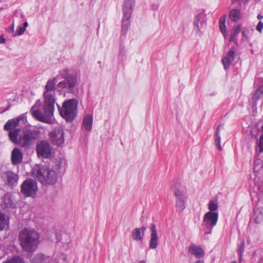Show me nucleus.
I'll return each instance as SVG.
<instances>
[{
  "instance_id": "27",
  "label": "nucleus",
  "mask_w": 263,
  "mask_h": 263,
  "mask_svg": "<svg viewBox=\"0 0 263 263\" xmlns=\"http://www.w3.org/2000/svg\"><path fill=\"white\" fill-rule=\"evenodd\" d=\"M240 16V12L238 9H232L229 13L230 19L234 22H236L239 20Z\"/></svg>"
},
{
  "instance_id": "10",
  "label": "nucleus",
  "mask_w": 263,
  "mask_h": 263,
  "mask_svg": "<svg viewBox=\"0 0 263 263\" xmlns=\"http://www.w3.org/2000/svg\"><path fill=\"white\" fill-rule=\"evenodd\" d=\"M64 132L61 127L54 128L49 134V136L53 144L62 146L64 143Z\"/></svg>"
},
{
  "instance_id": "33",
  "label": "nucleus",
  "mask_w": 263,
  "mask_h": 263,
  "mask_svg": "<svg viewBox=\"0 0 263 263\" xmlns=\"http://www.w3.org/2000/svg\"><path fill=\"white\" fill-rule=\"evenodd\" d=\"M208 208L210 210L209 212H214L218 208L217 202L216 200H211L210 201Z\"/></svg>"
},
{
  "instance_id": "40",
  "label": "nucleus",
  "mask_w": 263,
  "mask_h": 263,
  "mask_svg": "<svg viewBox=\"0 0 263 263\" xmlns=\"http://www.w3.org/2000/svg\"><path fill=\"white\" fill-rule=\"evenodd\" d=\"M158 7H159V5L158 4H153L152 5V9L154 10H157L158 9Z\"/></svg>"
},
{
  "instance_id": "20",
  "label": "nucleus",
  "mask_w": 263,
  "mask_h": 263,
  "mask_svg": "<svg viewBox=\"0 0 263 263\" xmlns=\"http://www.w3.org/2000/svg\"><path fill=\"white\" fill-rule=\"evenodd\" d=\"M23 159L21 151L18 148H14L11 153V162L13 165L20 163Z\"/></svg>"
},
{
  "instance_id": "34",
  "label": "nucleus",
  "mask_w": 263,
  "mask_h": 263,
  "mask_svg": "<svg viewBox=\"0 0 263 263\" xmlns=\"http://www.w3.org/2000/svg\"><path fill=\"white\" fill-rule=\"evenodd\" d=\"M3 263H25L24 259L19 256L14 257L10 259L7 260Z\"/></svg>"
},
{
  "instance_id": "26",
  "label": "nucleus",
  "mask_w": 263,
  "mask_h": 263,
  "mask_svg": "<svg viewBox=\"0 0 263 263\" xmlns=\"http://www.w3.org/2000/svg\"><path fill=\"white\" fill-rule=\"evenodd\" d=\"M252 218L256 224L259 223L263 220L262 212L259 209H254Z\"/></svg>"
},
{
  "instance_id": "19",
  "label": "nucleus",
  "mask_w": 263,
  "mask_h": 263,
  "mask_svg": "<svg viewBox=\"0 0 263 263\" xmlns=\"http://www.w3.org/2000/svg\"><path fill=\"white\" fill-rule=\"evenodd\" d=\"M123 17L122 19V26L121 29L122 34L125 35L127 32L128 28L130 26V18L131 17L132 13H129L127 15V13L126 12H123Z\"/></svg>"
},
{
  "instance_id": "38",
  "label": "nucleus",
  "mask_w": 263,
  "mask_h": 263,
  "mask_svg": "<svg viewBox=\"0 0 263 263\" xmlns=\"http://www.w3.org/2000/svg\"><path fill=\"white\" fill-rule=\"evenodd\" d=\"M249 30L247 29L244 28L242 31V35L245 37L247 38Z\"/></svg>"
},
{
  "instance_id": "51",
  "label": "nucleus",
  "mask_w": 263,
  "mask_h": 263,
  "mask_svg": "<svg viewBox=\"0 0 263 263\" xmlns=\"http://www.w3.org/2000/svg\"><path fill=\"white\" fill-rule=\"evenodd\" d=\"M37 263H42V261L41 260L40 261L37 262Z\"/></svg>"
},
{
  "instance_id": "3",
  "label": "nucleus",
  "mask_w": 263,
  "mask_h": 263,
  "mask_svg": "<svg viewBox=\"0 0 263 263\" xmlns=\"http://www.w3.org/2000/svg\"><path fill=\"white\" fill-rule=\"evenodd\" d=\"M58 77L64 79V81L60 82L57 85V88L60 91L68 93L74 91V88L78 84L76 74L70 73V70L66 68L59 71Z\"/></svg>"
},
{
  "instance_id": "6",
  "label": "nucleus",
  "mask_w": 263,
  "mask_h": 263,
  "mask_svg": "<svg viewBox=\"0 0 263 263\" xmlns=\"http://www.w3.org/2000/svg\"><path fill=\"white\" fill-rule=\"evenodd\" d=\"M34 107H32L30 110L32 111V116L37 120L46 123H50L51 118L53 116L54 110V105L50 103H47L44 102V113L43 114L40 110L36 109L33 110Z\"/></svg>"
},
{
  "instance_id": "48",
  "label": "nucleus",
  "mask_w": 263,
  "mask_h": 263,
  "mask_svg": "<svg viewBox=\"0 0 263 263\" xmlns=\"http://www.w3.org/2000/svg\"><path fill=\"white\" fill-rule=\"evenodd\" d=\"M244 244H245V242H244V241L243 240V241H242V246H243H243H244Z\"/></svg>"
},
{
  "instance_id": "11",
  "label": "nucleus",
  "mask_w": 263,
  "mask_h": 263,
  "mask_svg": "<svg viewBox=\"0 0 263 263\" xmlns=\"http://www.w3.org/2000/svg\"><path fill=\"white\" fill-rule=\"evenodd\" d=\"M36 152L39 157L49 158L51 155V146L47 141H41L36 145Z\"/></svg>"
},
{
  "instance_id": "39",
  "label": "nucleus",
  "mask_w": 263,
  "mask_h": 263,
  "mask_svg": "<svg viewBox=\"0 0 263 263\" xmlns=\"http://www.w3.org/2000/svg\"><path fill=\"white\" fill-rule=\"evenodd\" d=\"M5 42H6V40L4 37V36L2 35H0V43L3 44V43H5Z\"/></svg>"
},
{
  "instance_id": "45",
  "label": "nucleus",
  "mask_w": 263,
  "mask_h": 263,
  "mask_svg": "<svg viewBox=\"0 0 263 263\" xmlns=\"http://www.w3.org/2000/svg\"><path fill=\"white\" fill-rule=\"evenodd\" d=\"M257 17L258 20H261V18H263V16L259 14H258Z\"/></svg>"
},
{
  "instance_id": "4",
  "label": "nucleus",
  "mask_w": 263,
  "mask_h": 263,
  "mask_svg": "<svg viewBox=\"0 0 263 263\" xmlns=\"http://www.w3.org/2000/svg\"><path fill=\"white\" fill-rule=\"evenodd\" d=\"M33 174L38 181L44 185L53 184L58 180L56 172L46 166H38L33 170Z\"/></svg>"
},
{
  "instance_id": "37",
  "label": "nucleus",
  "mask_w": 263,
  "mask_h": 263,
  "mask_svg": "<svg viewBox=\"0 0 263 263\" xmlns=\"http://www.w3.org/2000/svg\"><path fill=\"white\" fill-rule=\"evenodd\" d=\"M262 29H263V23L261 21H259L257 25L256 30L258 32H261Z\"/></svg>"
},
{
  "instance_id": "35",
  "label": "nucleus",
  "mask_w": 263,
  "mask_h": 263,
  "mask_svg": "<svg viewBox=\"0 0 263 263\" xmlns=\"http://www.w3.org/2000/svg\"><path fill=\"white\" fill-rule=\"evenodd\" d=\"M258 152L259 153L263 152V135L260 136L259 138V141L257 145Z\"/></svg>"
},
{
  "instance_id": "31",
  "label": "nucleus",
  "mask_w": 263,
  "mask_h": 263,
  "mask_svg": "<svg viewBox=\"0 0 263 263\" xmlns=\"http://www.w3.org/2000/svg\"><path fill=\"white\" fill-rule=\"evenodd\" d=\"M202 18V14H198L196 15L195 20L194 22V30L196 32H200V27H199V22L201 21V19Z\"/></svg>"
},
{
  "instance_id": "15",
  "label": "nucleus",
  "mask_w": 263,
  "mask_h": 263,
  "mask_svg": "<svg viewBox=\"0 0 263 263\" xmlns=\"http://www.w3.org/2000/svg\"><path fill=\"white\" fill-rule=\"evenodd\" d=\"M236 49L235 47H232L227 55L222 58L221 61L224 69H228L230 64L234 61L236 55Z\"/></svg>"
},
{
  "instance_id": "23",
  "label": "nucleus",
  "mask_w": 263,
  "mask_h": 263,
  "mask_svg": "<svg viewBox=\"0 0 263 263\" xmlns=\"http://www.w3.org/2000/svg\"><path fill=\"white\" fill-rule=\"evenodd\" d=\"M9 137L10 141L14 144L19 145L20 137L18 138L19 134L21 133L20 128H16L14 130H8Z\"/></svg>"
},
{
  "instance_id": "46",
  "label": "nucleus",
  "mask_w": 263,
  "mask_h": 263,
  "mask_svg": "<svg viewBox=\"0 0 263 263\" xmlns=\"http://www.w3.org/2000/svg\"><path fill=\"white\" fill-rule=\"evenodd\" d=\"M195 263H203V261L201 260H198Z\"/></svg>"
},
{
  "instance_id": "18",
  "label": "nucleus",
  "mask_w": 263,
  "mask_h": 263,
  "mask_svg": "<svg viewBox=\"0 0 263 263\" xmlns=\"http://www.w3.org/2000/svg\"><path fill=\"white\" fill-rule=\"evenodd\" d=\"M146 228L145 226L134 229L132 232V238L134 240L140 241L143 239Z\"/></svg>"
},
{
  "instance_id": "5",
  "label": "nucleus",
  "mask_w": 263,
  "mask_h": 263,
  "mask_svg": "<svg viewBox=\"0 0 263 263\" xmlns=\"http://www.w3.org/2000/svg\"><path fill=\"white\" fill-rule=\"evenodd\" d=\"M40 132L38 129L25 128L20 135L19 145L25 148H29L38 139Z\"/></svg>"
},
{
  "instance_id": "17",
  "label": "nucleus",
  "mask_w": 263,
  "mask_h": 263,
  "mask_svg": "<svg viewBox=\"0 0 263 263\" xmlns=\"http://www.w3.org/2000/svg\"><path fill=\"white\" fill-rule=\"evenodd\" d=\"M2 199L3 203L1 204V206L3 209L15 208V204L13 202L12 196L10 193H6Z\"/></svg>"
},
{
  "instance_id": "1",
  "label": "nucleus",
  "mask_w": 263,
  "mask_h": 263,
  "mask_svg": "<svg viewBox=\"0 0 263 263\" xmlns=\"http://www.w3.org/2000/svg\"><path fill=\"white\" fill-rule=\"evenodd\" d=\"M18 239L20 246L24 251L32 252L38 246L40 234L33 229L24 228L20 232Z\"/></svg>"
},
{
  "instance_id": "50",
  "label": "nucleus",
  "mask_w": 263,
  "mask_h": 263,
  "mask_svg": "<svg viewBox=\"0 0 263 263\" xmlns=\"http://www.w3.org/2000/svg\"><path fill=\"white\" fill-rule=\"evenodd\" d=\"M231 263H237V262L236 261H233Z\"/></svg>"
},
{
  "instance_id": "8",
  "label": "nucleus",
  "mask_w": 263,
  "mask_h": 263,
  "mask_svg": "<svg viewBox=\"0 0 263 263\" xmlns=\"http://www.w3.org/2000/svg\"><path fill=\"white\" fill-rule=\"evenodd\" d=\"M218 218L217 212H208L205 214L203 217V224L206 227L205 233L209 234L211 233L213 228L216 224Z\"/></svg>"
},
{
  "instance_id": "14",
  "label": "nucleus",
  "mask_w": 263,
  "mask_h": 263,
  "mask_svg": "<svg viewBox=\"0 0 263 263\" xmlns=\"http://www.w3.org/2000/svg\"><path fill=\"white\" fill-rule=\"evenodd\" d=\"M2 178L5 183L10 187L15 186L17 184L18 176L12 171H7L3 173Z\"/></svg>"
},
{
  "instance_id": "32",
  "label": "nucleus",
  "mask_w": 263,
  "mask_h": 263,
  "mask_svg": "<svg viewBox=\"0 0 263 263\" xmlns=\"http://www.w3.org/2000/svg\"><path fill=\"white\" fill-rule=\"evenodd\" d=\"M220 141L221 138L219 135V126H218L215 133V145L218 147V149L221 151V147L220 145Z\"/></svg>"
},
{
  "instance_id": "12",
  "label": "nucleus",
  "mask_w": 263,
  "mask_h": 263,
  "mask_svg": "<svg viewBox=\"0 0 263 263\" xmlns=\"http://www.w3.org/2000/svg\"><path fill=\"white\" fill-rule=\"evenodd\" d=\"M176 197V206L177 211L182 212L185 208L186 196L183 190L176 189L175 190Z\"/></svg>"
},
{
  "instance_id": "28",
  "label": "nucleus",
  "mask_w": 263,
  "mask_h": 263,
  "mask_svg": "<svg viewBox=\"0 0 263 263\" xmlns=\"http://www.w3.org/2000/svg\"><path fill=\"white\" fill-rule=\"evenodd\" d=\"M226 23V16H222L219 19V29L223 35L224 37H226L227 36V29L225 25Z\"/></svg>"
},
{
  "instance_id": "36",
  "label": "nucleus",
  "mask_w": 263,
  "mask_h": 263,
  "mask_svg": "<svg viewBox=\"0 0 263 263\" xmlns=\"http://www.w3.org/2000/svg\"><path fill=\"white\" fill-rule=\"evenodd\" d=\"M26 29L23 27H19L18 29L16 31V35H21L23 34L24 32L25 31Z\"/></svg>"
},
{
  "instance_id": "42",
  "label": "nucleus",
  "mask_w": 263,
  "mask_h": 263,
  "mask_svg": "<svg viewBox=\"0 0 263 263\" xmlns=\"http://www.w3.org/2000/svg\"><path fill=\"white\" fill-rule=\"evenodd\" d=\"M10 30L11 32H13L14 30V24L13 23L12 26H11L10 28Z\"/></svg>"
},
{
  "instance_id": "30",
  "label": "nucleus",
  "mask_w": 263,
  "mask_h": 263,
  "mask_svg": "<svg viewBox=\"0 0 263 263\" xmlns=\"http://www.w3.org/2000/svg\"><path fill=\"white\" fill-rule=\"evenodd\" d=\"M241 27L239 25L235 26L233 29V32L230 37V42H234L236 44H237V41L235 40V37L240 33Z\"/></svg>"
},
{
  "instance_id": "41",
  "label": "nucleus",
  "mask_w": 263,
  "mask_h": 263,
  "mask_svg": "<svg viewBox=\"0 0 263 263\" xmlns=\"http://www.w3.org/2000/svg\"><path fill=\"white\" fill-rule=\"evenodd\" d=\"M257 93H258V92H257V91H256L255 92V93L253 95V99L257 100L259 98V96Z\"/></svg>"
},
{
  "instance_id": "47",
  "label": "nucleus",
  "mask_w": 263,
  "mask_h": 263,
  "mask_svg": "<svg viewBox=\"0 0 263 263\" xmlns=\"http://www.w3.org/2000/svg\"><path fill=\"white\" fill-rule=\"evenodd\" d=\"M139 263H145V262L144 260H141V261H139Z\"/></svg>"
},
{
  "instance_id": "9",
  "label": "nucleus",
  "mask_w": 263,
  "mask_h": 263,
  "mask_svg": "<svg viewBox=\"0 0 263 263\" xmlns=\"http://www.w3.org/2000/svg\"><path fill=\"white\" fill-rule=\"evenodd\" d=\"M36 191V182L31 179L26 180L21 185V192L25 197H33Z\"/></svg>"
},
{
  "instance_id": "13",
  "label": "nucleus",
  "mask_w": 263,
  "mask_h": 263,
  "mask_svg": "<svg viewBox=\"0 0 263 263\" xmlns=\"http://www.w3.org/2000/svg\"><path fill=\"white\" fill-rule=\"evenodd\" d=\"M26 115L25 114H22L15 119L9 120L4 126L5 130H11L17 128L16 127L20 124V122L24 123L26 121Z\"/></svg>"
},
{
  "instance_id": "21",
  "label": "nucleus",
  "mask_w": 263,
  "mask_h": 263,
  "mask_svg": "<svg viewBox=\"0 0 263 263\" xmlns=\"http://www.w3.org/2000/svg\"><path fill=\"white\" fill-rule=\"evenodd\" d=\"M189 252L197 258H200L204 255V252L202 248L194 245H192L189 247Z\"/></svg>"
},
{
  "instance_id": "16",
  "label": "nucleus",
  "mask_w": 263,
  "mask_h": 263,
  "mask_svg": "<svg viewBox=\"0 0 263 263\" xmlns=\"http://www.w3.org/2000/svg\"><path fill=\"white\" fill-rule=\"evenodd\" d=\"M151 236L149 247L150 249H156L158 245V237L157 233L156 225L154 223L151 224L150 227Z\"/></svg>"
},
{
  "instance_id": "49",
  "label": "nucleus",
  "mask_w": 263,
  "mask_h": 263,
  "mask_svg": "<svg viewBox=\"0 0 263 263\" xmlns=\"http://www.w3.org/2000/svg\"><path fill=\"white\" fill-rule=\"evenodd\" d=\"M243 251V249H241V248H240V252H241V251Z\"/></svg>"
},
{
  "instance_id": "2",
  "label": "nucleus",
  "mask_w": 263,
  "mask_h": 263,
  "mask_svg": "<svg viewBox=\"0 0 263 263\" xmlns=\"http://www.w3.org/2000/svg\"><path fill=\"white\" fill-rule=\"evenodd\" d=\"M60 116L67 122H72L77 116L78 101L76 99L64 101L62 106L57 104Z\"/></svg>"
},
{
  "instance_id": "24",
  "label": "nucleus",
  "mask_w": 263,
  "mask_h": 263,
  "mask_svg": "<svg viewBox=\"0 0 263 263\" xmlns=\"http://www.w3.org/2000/svg\"><path fill=\"white\" fill-rule=\"evenodd\" d=\"M135 3V0H124L123 6V12H126L128 15L129 12L132 13L133 9Z\"/></svg>"
},
{
  "instance_id": "22",
  "label": "nucleus",
  "mask_w": 263,
  "mask_h": 263,
  "mask_svg": "<svg viewBox=\"0 0 263 263\" xmlns=\"http://www.w3.org/2000/svg\"><path fill=\"white\" fill-rule=\"evenodd\" d=\"M9 216L0 211V231L6 230L9 228Z\"/></svg>"
},
{
  "instance_id": "29",
  "label": "nucleus",
  "mask_w": 263,
  "mask_h": 263,
  "mask_svg": "<svg viewBox=\"0 0 263 263\" xmlns=\"http://www.w3.org/2000/svg\"><path fill=\"white\" fill-rule=\"evenodd\" d=\"M126 50L123 45H121L119 48V52L118 56V60L120 62H123L126 58Z\"/></svg>"
},
{
  "instance_id": "43",
  "label": "nucleus",
  "mask_w": 263,
  "mask_h": 263,
  "mask_svg": "<svg viewBox=\"0 0 263 263\" xmlns=\"http://www.w3.org/2000/svg\"><path fill=\"white\" fill-rule=\"evenodd\" d=\"M28 24L27 22H25L24 24H23V26H22L23 27H24L25 28V29H26V28L28 27Z\"/></svg>"
},
{
  "instance_id": "7",
  "label": "nucleus",
  "mask_w": 263,
  "mask_h": 263,
  "mask_svg": "<svg viewBox=\"0 0 263 263\" xmlns=\"http://www.w3.org/2000/svg\"><path fill=\"white\" fill-rule=\"evenodd\" d=\"M57 78L49 79L45 85L44 92V102L54 105L55 102V90Z\"/></svg>"
},
{
  "instance_id": "25",
  "label": "nucleus",
  "mask_w": 263,
  "mask_h": 263,
  "mask_svg": "<svg viewBox=\"0 0 263 263\" xmlns=\"http://www.w3.org/2000/svg\"><path fill=\"white\" fill-rule=\"evenodd\" d=\"M92 117L90 115L86 116L83 121V128L89 132L91 130L92 125Z\"/></svg>"
},
{
  "instance_id": "44",
  "label": "nucleus",
  "mask_w": 263,
  "mask_h": 263,
  "mask_svg": "<svg viewBox=\"0 0 263 263\" xmlns=\"http://www.w3.org/2000/svg\"><path fill=\"white\" fill-rule=\"evenodd\" d=\"M43 257V255H36L35 257V258L36 259H42Z\"/></svg>"
}]
</instances>
